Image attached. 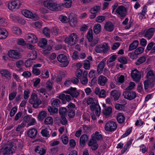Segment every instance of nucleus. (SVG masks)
Segmentation results:
<instances>
[{
	"label": "nucleus",
	"mask_w": 155,
	"mask_h": 155,
	"mask_svg": "<svg viewBox=\"0 0 155 155\" xmlns=\"http://www.w3.org/2000/svg\"><path fill=\"white\" fill-rule=\"evenodd\" d=\"M12 31L14 33L18 35H20L21 33L20 29L17 27H14L12 29Z\"/></svg>",
	"instance_id": "nucleus-48"
},
{
	"label": "nucleus",
	"mask_w": 155,
	"mask_h": 155,
	"mask_svg": "<svg viewBox=\"0 0 155 155\" xmlns=\"http://www.w3.org/2000/svg\"><path fill=\"white\" fill-rule=\"evenodd\" d=\"M61 123L63 125L66 124L67 123V120L65 115H61L60 119Z\"/></svg>",
	"instance_id": "nucleus-57"
},
{
	"label": "nucleus",
	"mask_w": 155,
	"mask_h": 155,
	"mask_svg": "<svg viewBox=\"0 0 155 155\" xmlns=\"http://www.w3.org/2000/svg\"><path fill=\"white\" fill-rule=\"evenodd\" d=\"M32 25L33 27L38 28H40L42 26V23L40 21L34 22L32 23Z\"/></svg>",
	"instance_id": "nucleus-58"
},
{
	"label": "nucleus",
	"mask_w": 155,
	"mask_h": 155,
	"mask_svg": "<svg viewBox=\"0 0 155 155\" xmlns=\"http://www.w3.org/2000/svg\"><path fill=\"white\" fill-rule=\"evenodd\" d=\"M26 37L27 41L29 42L35 43L38 41L36 36L33 33H28L26 35Z\"/></svg>",
	"instance_id": "nucleus-17"
},
{
	"label": "nucleus",
	"mask_w": 155,
	"mask_h": 155,
	"mask_svg": "<svg viewBox=\"0 0 155 155\" xmlns=\"http://www.w3.org/2000/svg\"><path fill=\"white\" fill-rule=\"evenodd\" d=\"M58 98L61 99L63 104H65L66 103V101L65 94H60L58 96Z\"/></svg>",
	"instance_id": "nucleus-53"
},
{
	"label": "nucleus",
	"mask_w": 155,
	"mask_h": 155,
	"mask_svg": "<svg viewBox=\"0 0 155 155\" xmlns=\"http://www.w3.org/2000/svg\"><path fill=\"white\" fill-rule=\"evenodd\" d=\"M44 123L46 125H51L53 123V119L51 117H47L44 120Z\"/></svg>",
	"instance_id": "nucleus-42"
},
{
	"label": "nucleus",
	"mask_w": 155,
	"mask_h": 155,
	"mask_svg": "<svg viewBox=\"0 0 155 155\" xmlns=\"http://www.w3.org/2000/svg\"><path fill=\"white\" fill-rule=\"evenodd\" d=\"M112 111L111 108L110 107H108L104 110L103 113L105 116H109L112 113Z\"/></svg>",
	"instance_id": "nucleus-41"
},
{
	"label": "nucleus",
	"mask_w": 155,
	"mask_h": 155,
	"mask_svg": "<svg viewBox=\"0 0 155 155\" xmlns=\"http://www.w3.org/2000/svg\"><path fill=\"white\" fill-rule=\"evenodd\" d=\"M24 127V124L21 123V124L18 125V127L16 129V130L18 132L22 131Z\"/></svg>",
	"instance_id": "nucleus-60"
},
{
	"label": "nucleus",
	"mask_w": 155,
	"mask_h": 155,
	"mask_svg": "<svg viewBox=\"0 0 155 155\" xmlns=\"http://www.w3.org/2000/svg\"><path fill=\"white\" fill-rule=\"evenodd\" d=\"M87 38L89 41H92L93 39V31L92 29H90L87 33Z\"/></svg>",
	"instance_id": "nucleus-40"
},
{
	"label": "nucleus",
	"mask_w": 155,
	"mask_h": 155,
	"mask_svg": "<svg viewBox=\"0 0 155 155\" xmlns=\"http://www.w3.org/2000/svg\"><path fill=\"white\" fill-rule=\"evenodd\" d=\"M98 96L100 98H105L106 97V95L105 90L104 89L101 90Z\"/></svg>",
	"instance_id": "nucleus-51"
},
{
	"label": "nucleus",
	"mask_w": 155,
	"mask_h": 155,
	"mask_svg": "<svg viewBox=\"0 0 155 155\" xmlns=\"http://www.w3.org/2000/svg\"><path fill=\"white\" fill-rule=\"evenodd\" d=\"M84 68L85 69L88 70L90 68V62L88 60H85L84 62Z\"/></svg>",
	"instance_id": "nucleus-50"
},
{
	"label": "nucleus",
	"mask_w": 155,
	"mask_h": 155,
	"mask_svg": "<svg viewBox=\"0 0 155 155\" xmlns=\"http://www.w3.org/2000/svg\"><path fill=\"white\" fill-rule=\"evenodd\" d=\"M146 77L147 79L151 80L152 81L155 82V74L152 70H150L147 73Z\"/></svg>",
	"instance_id": "nucleus-26"
},
{
	"label": "nucleus",
	"mask_w": 155,
	"mask_h": 155,
	"mask_svg": "<svg viewBox=\"0 0 155 155\" xmlns=\"http://www.w3.org/2000/svg\"><path fill=\"white\" fill-rule=\"evenodd\" d=\"M8 54L10 58L16 59L20 58L21 57V53L15 50H11L9 51Z\"/></svg>",
	"instance_id": "nucleus-13"
},
{
	"label": "nucleus",
	"mask_w": 155,
	"mask_h": 155,
	"mask_svg": "<svg viewBox=\"0 0 155 155\" xmlns=\"http://www.w3.org/2000/svg\"><path fill=\"white\" fill-rule=\"evenodd\" d=\"M32 60L30 59L26 60L25 61V65L26 67H30L32 64Z\"/></svg>",
	"instance_id": "nucleus-62"
},
{
	"label": "nucleus",
	"mask_w": 155,
	"mask_h": 155,
	"mask_svg": "<svg viewBox=\"0 0 155 155\" xmlns=\"http://www.w3.org/2000/svg\"><path fill=\"white\" fill-rule=\"evenodd\" d=\"M117 119L119 123L122 124L124 121L125 117L124 115L121 113H118L117 115Z\"/></svg>",
	"instance_id": "nucleus-29"
},
{
	"label": "nucleus",
	"mask_w": 155,
	"mask_h": 155,
	"mask_svg": "<svg viewBox=\"0 0 155 155\" xmlns=\"http://www.w3.org/2000/svg\"><path fill=\"white\" fill-rule=\"evenodd\" d=\"M51 105L54 107H60L61 103L60 100L58 99H56L51 101Z\"/></svg>",
	"instance_id": "nucleus-34"
},
{
	"label": "nucleus",
	"mask_w": 155,
	"mask_h": 155,
	"mask_svg": "<svg viewBox=\"0 0 155 155\" xmlns=\"http://www.w3.org/2000/svg\"><path fill=\"white\" fill-rule=\"evenodd\" d=\"M37 133V130L36 129L32 128L28 130L27 134L31 138L34 139L36 137Z\"/></svg>",
	"instance_id": "nucleus-21"
},
{
	"label": "nucleus",
	"mask_w": 155,
	"mask_h": 155,
	"mask_svg": "<svg viewBox=\"0 0 155 155\" xmlns=\"http://www.w3.org/2000/svg\"><path fill=\"white\" fill-rule=\"evenodd\" d=\"M111 95L113 97L114 100H117L119 98L120 94V92L117 90H113L111 92Z\"/></svg>",
	"instance_id": "nucleus-28"
},
{
	"label": "nucleus",
	"mask_w": 155,
	"mask_h": 155,
	"mask_svg": "<svg viewBox=\"0 0 155 155\" xmlns=\"http://www.w3.org/2000/svg\"><path fill=\"white\" fill-rule=\"evenodd\" d=\"M37 91L38 93L43 94L44 95H45L47 93L46 88L44 87H41L39 89H37Z\"/></svg>",
	"instance_id": "nucleus-64"
},
{
	"label": "nucleus",
	"mask_w": 155,
	"mask_h": 155,
	"mask_svg": "<svg viewBox=\"0 0 155 155\" xmlns=\"http://www.w3.org/2000/svg\"><path fill=\"white\" fill-rule=\"evenodd\" d=\"M116 12L120 17L124 18L127 14V10L125 7L121 5L118 7L116 10Z\"/></svg>",
	"instance_id": "nucleus-11"
},
{
	"label": "nucleus",
	"mask_w": 155,
	"mask_h": 155,
	"mask_svg": "<svg viewBox=\"0 0 155 155\" xmlns=\"http://www.w3.org/2000/svg\"><path fill=\"white\" fill-rule=\"evenodd\" d=\"M49 74L48 70H44L42 71L41 76L44 78H47L49 77Z\"/></svg>",
	"instance_id": "nucleus-43"
},
{
	"label": "nucleus",
	"mask_w": 155,
	"mask_h": 155,
	"mask_svg": "<svg viewBox=\"0 0 155 155\" xmlns=\"http://www.w3.org/2000/svg\"><path fill=\"white\" fill-rule=\"evenodd\" d=\"M0 73L2 76L9 79L11 76V73L8 71L6 69H3L0 70Z\"/></svg>",
	"instance_id": "nucleus-25"
},
{
	"label": "nucleus",
	"mask_w": 155,
	"mask_h": 155,
	"mask_svg": "<svg viewBox=\"0 0 155 155\" xmlns=\"http://www.w3.org/2000/svg\"><path fill=\"white\" fill-rule=\"evenodd\" d=\"M47 113L45 111H42L39 113L38 119L39 120H42L46 116Z\"/></svg>",
	"instance_id": "nucleus-36"
},
{
	"label": "nucleus",
	"mask_w": 155,
	"mask_h": 155,
	"mask_svg": "<svg viewBox=\"0 0 155 155\" xmlns=\"http://www.w3.org/2000/svg\"><path fill=\"white\" fill-rule=\"evenodd\" d=\"M101 26L99 24H95L93 27V31L96 34H98L101 31Z\"/></svg>",
	"instance_id": "nucleus-30"
},
{
	"label": "nucleus",
	"mask_w": 155,
	"mask_h": 155,
	"mask_svg": "<svg viewBox=\"0 0 155 155\" xmlns=\"http://www.w3.org/2000/svg\"><path fill=\"white\" fill-rule=\"evenodd\" d=\"M101 5H96L92 8L90 10L91 13H97L99 12L101 10Z\"/></svg>",
	"instance_id": "nucleus-38"
},
{
	"label": "nucleus",
	"mask_w": 155,
	"mask_h": 155,
	"mask_svg": "<svg viewBox=\"0 0 155 155\" xmlns=\"http://www.w3.org/2000/svg\"><path fill=\"white\" fill-rule=\"evenodd\" d=\"M123 95L125 98L129 100L134 99L137 96L136 92L132 91H126L123 92Z\"/></svg>",
	"instance_id": "nucleus-8"
},
{
	"label": "nucleus",
	"mask_w": 155,
	"mask_h": 155,
	"mask_svg": "<svg viewBox=\"0 0 155 155\" xmlns=\"http://www.w3.org/2000/svg\"><path fill=\"white\" fill-rule=\"evenodd\" d=\"M32 73L35 75H38L40 74L41 71L39 69L37 68H33L32 70Z\"/></svg>",
	"instance_id": "nucleus-54"
},
{
	"label": "nucleus",
	"mask_w": 155,
	"mask_h": 155,
	"mask_svg": "<svg viewBox=\"0 0 155 155\" xmlns=\"http://www.w3.org/2000/svg\"><path fill=\"white\" fill-rule=\"evenodd\" d=\"M58 61L62 64V67H65L69 64V61L67 57L64 54L59 55L57 57Z\"/></svg>",
	"instance_id": "nucleus-10"
},
{
	"label": "nucleus",
	"mask_w": 155,
	"mask_h": 155,
	"mask_svg": "<svg viewBox=\"0 0 155 155\" xmlns=\"http://www.w3.org/2000/svg\"><path fill=\"white\" fill-rule=\"evenodd\" d=\"M20 5V2L17 0L10 2L8 4V8L10 10H13L15 8L18 9Z\"/></svg>",
	"instance_id": "nucleus-14"
},
{
	"label": "nucleus",
	"mask_w": 155,
	"mask_h": 155,
	"mask_svg": "<svg viewBox=\"0 0 155 155\" xmlns=\"http://www.w3.org/2000/svg\"><path fill=\"white\" fill-rule=\"evenodd\" d=\"M144 48L143 47H139L134 51V53L135 55H138L142 53L143 51Z\"/></svg>",
	"instance_id": "nucleus-49"
},
{
	"label": "nucleus",
	"mask_w": 155,
	"mask_h": 155,
	"mask_svg": "<svg viewBox=\"0 0 155 155\" xmlns=\"http://www.w3.org/2000/svg\"><path fill=\"white\" fill-rule=\"evenodd\" d=\"M62 141L63 143L64 144H67L68 142V137L65 135L62 136L61 137Z\"/></svg>",
	"instance_id": "nucleus-61"
},
{
	"label": "nucleus",
	"mask_w": 155,
	"mask_h": 155,
	"mask_svg": "<svg viewBox=\"0 0 155 155\" xmlns=\"http://www.w3.org/2000/svg\"><path fill=\"white\" fill-rule=\"evenodd\" d=\"M155 83V82L152 81L151 80L147 79L146 80L144 81V86L145 89H147L148 88L149 86L152 85L153 83Z\"/></svg>",
	"instance_id": "nucleus-44"
},
{
	"label": "nucleus",
	"mask_w": 155,
	"mask_h": 155,
	"mask_svg": "<svg viewBox=\"0 0 155 155\" xmlns=\"http://www.w3.org/2000/svg\"><path fill=\"white\" fill-rule=\"evenodd\" d=\"M50 30L47 27L44 28L43 30V33L48 38H49L50 37Z\"/></svg>",
	"instance_id": "nucleus-39"
},
{
	"label": "nucleus",
	"mask_w": 155,
	"mask_h": 155,
	"mask_svg": "<svg viewBox=\"0 0 155 155\" xmlns=\"http://www.w3.org/2000/svg\"><path fill=\"white\" fill-rule=\"evenodd\" d=\"M41 134L43 137H47L50 136V131L47 128L42 129L41 130Z\"/></svg>",
	"instance_id": "nucleus-32"
},
{
	"label": "nucleus",
	"mask_w": 155,
	"mask_h": 155,
	"mask_svg": "<svg viewBox=\"0 0 155 155\" xmlns=\"http://www.w3.org/2000/svg\"><path fill=\"white\" fill-rule=\"evenodd\" d=\"M135 86V84L134 83L131 82L130 83L129 85L128 86L126 89V91H131Z\"/></svg>",
	"instance_id": "nucleus-56"
},
{
	"label": "nucleus",
	"mask_w": 155,
	"mask_h": 155,
	"mask_svg": "<svg viewBox=\"0 0 155 155\" xmlns=\"http://www.w3.org/2000/svg\"><path fill=\"white\" fill-rule=\"evenodd\" d=\"M155 31V28H150L147 30L146 31L144 37L148 39H150L153 36L154 32Z\"/></svg>",
	"instance_id": "nucleus-19"
},
{
	"label": "nucleus",
	"mask_w": 155,
	"mask_h": 155,
	"mask_svg": "<svg viewBox=\"0 0 155 155\" xmlns=\"http://www.w3.org/2000/svg\"><path fill=\"white\" fill-rule=\"evenodd\" d=\"M64 93L71 95L73 98L77 97L79 95V93L75 87H71L67 91H64Z\"/></svg>",
	"instance_id": "nucleus-12"
},
{
	"label": "nucleus",
	"mask_w": 155,
	"mask_h": 155,
	"mask_svg": "<svg viewBox=\"0 0 155 155\" xmlns=\"http://www.w3.org/2000/svg\"><path fill=\"white\" fill-rule=\"evenodd\" d=\"M99 134L98 132L96 131L94 134H92L91 139L88 143V146L91 147L93 150H96L98 147L97 140H100L102 138V136Z\"/></svg>",
	"instance_id": "nucleus-1"
},
{
	"label": "nucleus",
	"mask_w": 155,
	"mask_h": 155,
	"mask_svg": "<svg viewBox=\"0 0 155 155\" xmlns=\"http://www.w3.org/2000/svg\"><path fill=\"white\" fill-rule=\"evenodd\" d=\"M16 149V143L13 141H11L9 143L8 146L2 148L3 155H9L12 154L14 152Z\"/></svg>",
	"instance_id": "nucleus-2"
},
{
	"label": "nucleus",
	"mask_w": 155,
	"mask_h": 155,
	"mask_svg": "<svg viewBox=\"0 0 155 155\" xmlns=\"http://www.w3.org/2000/svg\"><path fill=\"white\" fill-rule=\"evenodd\" d=\"M22 14L26 18H31L34 20H37L39 17L36 14H33L31 11L26 9L23 10L21 12Z\"/></svg>",
	"instance_id": "nucleus-7"
},
{
	"label": "nucleus",
	"mask_w": 155,
	"mask_h": 155,
	"mask_svg": "<svg viewBox=\"0 0 155 155\" xmlns=\"http://www.w3.org/2000/svg\"><path fill=\"white\" fill-rule=\"evenodd\" d=\"M72 3L71 0H64L62 3V5L64 7L69 8L71 7Z\"/></svg>",
	"instance_id": "nucleus-37"
},
{
	"label": "nucleus",
	"mask_w": 155,
	"mask_h": 155,
	"mask_svg": "<svg viewBox=\"0 0 155 155\" xmlns=\"http://www.w3.org/2000/svg\"><path fill=\"white\" fill-rule=\"evenodd\" d=\"M104 28L108 32H111L114 29V25L113 23L110 21H107L105 24Z\"/></svg>",
	"instance_id": "nucleus-20"
},
{
	"label": "nucleus",
	"mask_w": 155,
	"mask_h": 155,
	"mask_svg": "<svg viewBox=\"0 0 155 155\" xmlns=\"http://www.w3.org/2000/svg\"><path fill=\"white\" fill-rule=\"evenodd\" d=\"M146 61L145 57L144 56L140 57L139 59L137 61L136 64L137 65H139L143 63L144 62Z\"/></svg>",
	"instance_id": "nucleus-47"
},
{
	"label": "nucleus",
	"mask_w": 155,
	"mask_h": 155,
	"mask_svg": "<svg viewBox=\"0 0 155 155\" xmlns=\"http://www.w3.org/2000/svg\"><path fill=\"white\" fill-rule=\"evenodd\" d=\"M47 39L45 38H42L40 41L38 43V45L40 47L44 48L47 45Z\"/></svg>",
	"instance_id": "nucleus-33"
},
{
	"label": "nucleus",
	"mask_w": 155,
	"mask_h": 155,
	"mask_svg": "<svg viewBox=\"0 0 155 155\" xmlns=\"http://www.w3.org/2000/svg\"><path fill=\"white\" fill-rule=\"evenodd\" d=\"M46 87L49 91H51L53 89V84L50 80L47 81L46 84Z\"/></svg>",
	"instance_id": "nucleus-46"
},
{
	"label": "nucleus",
	"mask_w": 155,
	"mask_h": 155,
	"mask_svg": "<svg viewBox=\"0 0 155 155\" xmlns=\"http://www.w3.org/2000/svg\"><path fill=\"white\" fill-rule=\"evenodd\" d=\"M8 36L7 31L3 28H0V39H4Z\"/></svg>",
	"instance_id": "nucleus-27"
},
{
	"label": "nucleus",
	"mask_w": 155,
	"mask_h": 155,
	"mask_svg": "<svg viewBox=\"0 0 155 155\" xmlns=\"http://www.w3.org/2000/svg\"><path fill=\"white\" fill-rule=\"evenodd\" d=\"M131 76L134 81L136 82L139 81L140 79L141 75L140 73L137 69H135L132 71Z\"/></svg>",
	"instance_id": "nucleus-16"
},
{
	"label": "nucleus",
	"mask_w": 155,
	"mask_h": 155,
	"mask_svg": "<svg viewBox=\"0 0 155 155\" xmlns=\"http://www.w3.org/2000/svg\"><path fill=\"white\" fill-rule=\"evenodd\" d=\"M66 109L64 107L60 108L59 110V113L61 115H65L66 112Z\"/></svg>",
	"instance_id": "nucleus-63"
},
{
	"label": "nucleus",
	"mask_w": 155,
	"mask_h": 155,
	"mask_svg": "<svg viewBox=\"0 0 155 155\" xmlns=\"http://www.w3.org/2000/svg\"><path fill=\"white\" fill-rule=\"evenodd\" d=\"M138 44L139 42L138 41L135 40L130 45L128 50L130 51L135 49L138 46Z\"/></svg>",
	"instance_id": "nucleus-31"
},
{
	"label": "nucleus",
	"mask_w": 155,
	"mask_h": 155,
	"mask_svg": "<svg viewBox=\"0 0 155 155\" xmlns=\"http://www.w3.org/2000/svg\"><path fill=\"white\" fill-rule=\"evenodd\" d=\"M13 142L16 143V145L17 144L18 146L21 148H22L23 146L24 145L23 142L21 140H17L15 139L14 140V142Z\"/></svg>",
	"instance_id": "nucleus-55"
},
{
	"label": "nucleus",
	"mask_w": 155,
	"mask_h": 155,
	"mask_svg": "<svg viewBox=\"0 0 155 155\" xmlns=\"http://www.w3.org/2000/svg\"><path fill=\"white\" fill-rule=\"evenodd\" d=\"M43 4L45 6L52 11L57 10L59 6L58 5L52 0L45 1L43 2Z\"/></svg>",
	"instance_id": "nucleus-5"
},
{
	"label": "nucleus",
	"mask_w": 155,
	"mask_h": 155,
	"mask_svg": "<svg viewBox=\"0 0 155 155\" xmlns=\"http://www.w3.org/2000/svg\"><path fill=\"white\" fill-rule=\"evenodd\" d=\"M97 81L99 85L103 86L105 85L107 83V79L106 77L101 75L99 77Z\"/></svg>",
	"instance_id": "nucleus-23"
},
{
	"label": "nucleus",
	"mask_w": 155,
	"mask_h": 155,
	"mask_svg": "<svg viewBox=\"0 0 155 155\" xmlns=\"http://www.w3.org/2000/svg\"><path fill=\"white\" fill-rule=\"evenodd\" d=\"M88 137L86 134H84L81 136L80 139V144L82 147L84 146L86 142L88 140Z\"/></svg>",
	"instance_id": "nucleus-22"
},
{
	"label": "nucleus",
	"mask_w": 155,
	"mask_h": 155,
	"mask_svg": "<svg viewBox=\"0 0 155 155\" xmlns=\"http://www.w3.org/2000/svg\"><path fill=\"white\" fill-rule=\"evenodd\" d=\"M105 18L104 16H99L96 18L95 21L97 22L101 23L105 20Z\"/></svg>",
	"instance_id": "nucleus-52"
},
{
	"label": "nucleus",
	"mask_w": 155,
	"mask_h": 155,
	"mask_svg": "<svg viewBox=\"0 0 155 155\" xmlns=\"http://www.w3.org/2000/svg\"><path fill=\"white\" fill-rule=\"evenodd\" d=\"M48 111L50 112L51 115H53L58 112V109L56 107H52L51 106H49L48 107Z\"/></svg>",
	"instance_id": "nucleus-35"
},
{
	"label": "nucleus",
	"mask_w": 155,
	"mask_h": 155,
	"mask_svg": "<svg viewBox=\"0 0 155 155\" xmlns=\"http://www.w3.org/2000/svg\"><path fill=\"white\" fill-rule=\"evenodd\" d=\"M28 55L30 57L29 59L32 61L35 59L37 58V53L35 50H32L31 52Z\"/></svg>",
	"instance_id": "nucleus-45"
},
{
	"label": "nucleus",
	"mask_w": 155,
	"mask_h": 155,
	"mask_svg": "<svg viewBox=\"0 0 155 155\" xmlns=\"http://www.w3.org/2000/svg\"><path fill=\"white\" fill-rule=\"evenodd\" d=\"M35 151L37 155H44L46 153V150L42 146H37L35 149Z\"/></svg>",
	"instance_id": "nucleus-18"
},
{
	"label": "nucleus",
	"mask_w": 155,
	"mask_h": 155,
	"mask_svg": "<svg viewBox=\"0 0 155 155\" xmlns=\"http://www.w3.org/2000/svg\"><path fill=\"white\" fill-rule=\"evenodd\" d=\"M29 102L33 105V107L37 108L41 103L40 100L38 98V95L35 93H33L29 100Z\"/></svg>",
	"instance_id": "nucleus-4"
},
{
	"label": "nucleus",
	"mask_w": 155,
	"mask_h": 155,
	"mask_svg": "<svg viewBox=\"0 0 155 155\" xmlns=\"http://www.w3.org/2000/svg\"><path fill=\"white\" fill-rule=\"evenodd\" d=\"M117 126L116 123L114 121H108L105 125V129L106 130L112 132L116 129Z\"/></svg>",
	"instance_id": "nucleus-9"
},
{
	"label": "nucleus",
	"mask_w": 155,
	"mask_h": 155,
	"mask_svg": "<svg viewBox=\"0 0 155 155\" xmlns=\"http://www.w3.org/2000/svg\"><path fill=\"white\" fill-rule=\"evenodd\" d=\"M78 36L75 33L71 34L68 38L65 39V41L70 46L75 45L78 41Z\"/></svg>",
	"instance_id": "nucleus-6"
},
{
	"label": "nucleus",
	"mask_w": 155,
	"mask_h": 155,
	"mask_svg": "<svg viewBox=\"0 0 155 155\" xmlns=\"http://www.w3.org/2000/svg\"><path fill=\"white\" fill-rule=\"evenodd\" d=\"M117 57V56L116 55H113L107 60V63L109 64L114 61L116 59Z\"/></svg>",
	"instance_id": "nucleus-59"
},
{
	"label": "nucleus",
	"mask_w": 155,
	"mask_h": 155,
	"mask_svg": "<svg viewBox=\"0 0 155 155\" xmlns=\"http://www.w3.org/2000/svg\"><path fill=\"white\" fill-rule=\"evenodd\" d=\"M110 50V47L108 44L103 43L102 44L97 45L94 48L96 52L98 53L105 54Z\"/></svg>",
	"instance_id": "nucleus-3"
},
{
	"label": "nucleus",
	"mask_w": 155,
	"mask_h": 155,
	"mask_svg": "<svg viewBox=\"0 0 155 155\" xmlns=\"http://www.w3.org/2000/svg\"><path fill=\"white\" fill-rule=\"evenodd\" d=\"M90 107L92 111L95 110V113L96 115L99 117L101 112V108L99 104L94 102L92 105H90Z\"/></svg>",
	"instance_id": "nucleus-15"
},
{
	"label": "nucleus",
	"mask_w": 155,
	"mask_h": 155,
	"mask_svg": "<svg viewBox=\"0 0 155 155\" xmlns=\"http://www.w3.org/2000/svg\"><path fill=\"white\" fill-rule=\"evenodd\" d=\"M106 63L104 60H102L98 64L97 67V71L98 73H102L103 69L105 66Z\"/></svg>",
	"instance_id": "nucleus-24"
}]
</instances>
